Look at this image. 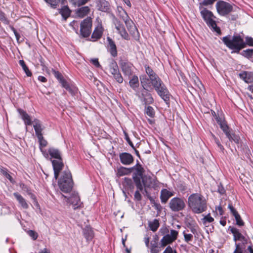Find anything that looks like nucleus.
<instances>
[{"mask_svg":"<svg viewBox=\"0 0 253 253\" xmlns=\"http://www.w3.org/2000/svg\"><path fill=\"white\" fill-rule=\"evenodd\" d=\"M223 43L230 49L234 50V52L239 53L240 51L245 47L246 44L253 46V38L251 37H246V42L240 35L231 36L227 35L222 39Z\"/></svg>","mask_w":253,"mask_h":253,"instance_id":"1","label":"nucleus"},{"mask_svg":"<svg viewBox=\"0 0 253 253\" xmlns=\"http://www.w3.org/2000/svg\"><path fill=\"white\" fill-rule=\"evenodd\" d=\"M188 203L192 211L196 213H201L207 209L206 199L199 194L191 195L188 198Z\"/></svg>","mask_w":253,"mask_h":253,"instance_id":"2","label":"nucleus"},{"mask_svg":"<svg viewBox=\"0 0 253 253\" xmlns=\"http://www.w3.org/2000/svg\"><path fill=\"white\" fill-rule=\"evenodd\" d=\"M58 184L61 191L64 193L70 192L73 186V181L71 172L68 170L63 171L58 180Z\"/></svg>","mask_w":253,"mask_h":253,"instance_id":"3","label":"nucleus"},{"mask_svg":"<svg viewBox=\"0 0 253 253\" xmlns=\"http://www.w3.org/2000/svg\"><path fill=\"white\" fill-rule=\"evenodd\" d=\"M228 230L231 231L234 236V241L236 242L237 241H242V243H235V249L233 253H243L246 247L245 245L248 243V239L244 237L237 228L229 226Z\"/></svg>","mask_w":253,"mask_h":253,"instance_id":"4","label":"nucleus"},{"mask_svg":"<svg viewBox=\"0 0 253 253\" xmlns=\"http://www.w3.org/2000/svg\"><path fill=\"white\" fill-rule=\"evenodd\" d=\"M199 9L201 10V15L207 25L210 28L213 29L214 31L216 32L218 35H221V30L219 27L217 26L216 22L214 20L215 17L214 16L212 12L208 10L206 8L199 7Z\"/></svg>","mask_w":253,"mask_h":253,"instance_id":"5","label":"nucleus"},{"mask_svg":"<svg viewBox=\"0 0 253 253\" xmlns=\"http://www.w3.org/2000/svg\"><path fill=\"white\" fill-rule=\"evenodd\" d=\"M131 173H132V179L135 183L136 188L142 192V187L141 184V180L145 175V170L140 163L137 161L135 166L130 168Z\"/></svg>","mask_w":253,"mask_h":253,"instance_id":"6","label":"nucleus"},{"mask_svg":"<svg viewBox=\"0 0 253 253\" xmlns=\"http://www.w3.org/2000/svg\"><path fill=\"white\" fill-rule=\"evenodd\" d=\"M140 80L142 86L146 90L151 88V86H153L154 88H155L158 85H160L161 84L163 83V81L158 76L149 79L145 75H141L140 76Z\"/></svg>","mask_w":253,"mask_h":253,"instance_id":"7","label":"nucleus"},{"mask_svg":"<svg viewBox=\"0 0 253 253\" xmlns=\"http://www.w3.org/2000/svg\"><path fill=\"white\" fill-rule=\"evenodd\" d=\"M217 13L221 16H226L233 11V7L230 3L223 1H218L215 5Z\"/></svg>","mask_w":253,"mask_h":253,"instance_id":"8","label":"nucleus"},{"mask_svg":"<svg viewBox=\"0 0 253 253\" xmlns=\"http://www.w3.org/2000/svg\"><path fill=\"white\" fill-rule=\"evenodd\" d=\"M169 206L172 211L177 212L184 209L185 204L182 199L174 197L170 200Z\"/></svg>","mask_w":253,"mask_h":253,"instance_id":"9","label":"nucleus"},{"mask_svg":"<svg viewBox=\"0 0 253 253\" xmlns=\"http://www.w3.org/2000/svg\"><path fill=\"white\" fill-rule=\"evenodd\" d=\"M119 65L125 76L130 77L132 75L134 67L133 65L126 59H120Z\"/></svg>","mask_w":253,"mask_h":253,"instance_id":"10","label":"nucleus"},{"mask_svg":"<svg viewBox=\"0 0 253 253\" xmlns=\"http://www.w3.org/2000/svg\"><path fill=\"white\" fill-rule=\"evenodd\" d=\"M92 21L90 17L84 19L80 24V32L84 38L89 36L91 32Z\"/></svg>","mask_w":253,"mask_h":253,"instance_id":"11","label":"nucleus"},{"mask_svg":"<svg viewBox=\"0 0 253 253\" xmlns=\"http://www.w3.org/2000/svg\"><path fill=\"white\" fill-rule=\"evenodd\" d=\"M178 232L175 230H171L170 234H167L164 236L160 241L161 247L164 248L174 242L177 237Z\"/></svg>","mask_w":253,"mask_h":253,"instance_id":"12","label":"nucleus"},{"mask_svg":"<svg viewBox=\"0 0 253 253\" xmlns=\"http://www.w3.org/2000/svg\"><path fill=\"white\" fill-rule=\"evenodd\" d=\"M113 21L115 28L122 38L126 40H129V35L126 30L123 24L115 16H114Z\"/></svg>","mask_w":253,"mask_h":253,"instance_id":"13","label":"nucleus"},{"mask_svg":"<svg viewBox=\"0 0 253 253\" xmlns=\"http://www.w3.org/2000/svg\"><path fill=\"white\" fill-rule=\"evenodd\" d=\"M158 94L164 100V101L168 104L169 100V93L167 87L163 83L161 84L160 85L154 88Z\"/></svg>","mask_w":253,"mask_h":253,"instance_id":"14","label":"nucleus"},{"mask_svg":"<svg viewBox=\"0 0 253 253\" xmlns=\"http://www.w3.org/2000/svg\"><path fill=\"white\" fill-rule=\"evenodd\" d=\"M141 184L142 185V191L144 190L146 193H147L146 188H153L157 185L155 179L150 176H147L146 175L141 179Z\"/></svg>","mask_w":253,"mask_h":253,"instance_id":"15","label":"nucleus"},{"mask_svg":"<svg viewBox=\"0 0 253 253\" xmlns=\"http://www.w3.org/2000/svg\"><path fill=\"white\" fill-rule=\"evenodd\" d=\"M62 196L67 199V202L73 206V208L74 210H76L81 206L82 203L80 201V198L78 193L74 192L69 198L66 197L63 195H62Z\"/></svg>","mask_w":253,"mask_h":253,"instance_id":"16","label":"nucleus"},{"mask_svg":"<svg viewBox=\"0 0 253 253\" xmlns=\"http://www.w3.org/2000/svg\"><path fill=\"white\" fill-rule=\"evenodd\" d=\"M52 164L54 170V175L55 179H57L59 176L60 171L62 169L64 166L62 159L61 160H54L52 161Z\"/></svg>","mask_w":253,"mask_h":253,"instance_id":"17","label":"nucleus"},{"mask_svg":"<svg viewBox=\"0 0 253 253\" xmlns=\"http://www.w3.org/2000/svg\"><path fill=\"white\" fill-rule=\"evenodd\" d=\"M120 161L124 165H130L134 162L133 157L131 154L126 152L120 153L119 155Z\"/></svg>","mask_w":253,"mask_h":253,"instance_id":"18","label":"nucleus"},{"mask_svg":"<svg viewBox=\"0 0 253 253\" xmlns=\"http://www.w3.org/2000/svg\"><path fill=\"white\" fill-rule=\"evenodd\" d=\"M108 42L107 50L113 57L117 56V46L113 40L109 37L107 38Z\"/></svg>","mask_w":253,"mask_h":253,"instance_id":"19","label":"nucleus"},{"mask_svg":"<svg viewBox=\"0 0 253 253\" xmlns=\"http://www.w3.org/2000/svg\"><path fill=\"white\" fill-rule=\"evenodd\" d=\"M34 124L33 127L35 131V134L37 137H41L42 135V131L44 129V127L42 126L40 120L35 119L33 121Z\"/></svg>","mask_w":253,"mask_h":253,"instance_id":"20","label":"nucleus"},{"mask_svg":"<svg viewBox=\"0 0 253 253\" xmlns=\"http://www.w3.org/2000/svg\"><path fill=\"white\" fill-rule=\"evenodd\" d=\"M96 4L98 9L102 11L109 12L110 10V4L105 0H96Z\"/></svg>","mask_w":253,"mask_h":253,"instance_id":"21","label":"nucleus"},{"mask_svg":"<svg viewBox=\"0 0 253 253\" xmlns=\"http://www.w3.org/2000/svg\"><path fill=\"white\" fill-rule=\"evenodd\" d=\"M240 78L247 83L253 82V73L247 71H243L239 74Z\"/></svg>","mask_w":253,"mask_h":253,"instance_id":"22","label":"nucleus"},{"mask_svg":"<svg viewBox=\"0 0 253 253\" xmlns=\"http://www.w3.org/2000/svg\"><path fill=\"white\" fill-rule=\"evenodd\" d=\"M173 194L166 189H163L161 191L160 199L161 202L165 204L167 202L169 199L172 196Z\"/></svg>","mask_w":253,"mask_h":253,"instance_id":"23","label":"nucleus"},{"mask_svg":"<svg viewBox=\"0 0 253 253\" xmlns=\"http://www.w3.org/2000/svg\"><path fill=\"white\" fill-rule=\"evenodd\" d=\"M134 182L130 178L125 177L124 181L123 182V186L125 187L126 190L133 192L134 188Z\"/></svg>","mask_w":253,"mask_h":253,"instance_id":"24","label":"nucleus"},{"mask_svg":"<svg viewBox=\"0 0 253 253\" xmlns=\"http://www.w3.org/2000/svg\"><path fill=\"white\" fill-rule=\"evenodd\" d=\"M13 195L22 208L27 209L29 208V205L26 200L20 194L15 192L13 193Z\"/></svg>","mask_w":253,"mask_h":253,"instance_id":"25","label":"nucleus"},{"mask_svg":"<svg viewBox=\"0 0 253 253\" xmlns=\"http://www.w3.org/2000/svg\"><path fill=\"white\" fill-rule=\"evenodd\" d=\"M83 235L87 241H90L94 237L93 231L89 226H86L83 230Z\"/></svg>","mask_w":253,"mask_h":253,"instance_id":"26","label":"nucleus"},{"mask_svg":"<svg viewBox=\"0 0 253 253\" xmlns=\"http://www.w3.org/2000/svg\"><path fill=\"white\" fill-rule=\"evenodd\" d=\"M18 112L21 115L22 120L26 125L30 126L32 125V121L30 116L23 110L18 109Z\"/></svg>","mask_w":253,"mask_h":253,"instance_id":"27","label":"nucleus"},{"mask_svg":"<svg viewBox=\"0 0 253 253\" xmlns=\"http://www.w3.org/2000/svg\"><path fill=\"white\" fill-rule=\"evenodd\" d=\"M103 31L101 27H97L95 28L92 35L91 39L90 41L92 42L96 41L97 40L100 39L102 37Z\"/></svg>","mask_w":253,"mask_h":253,"instance_id":"28","label":"nucleus"},{"mask_svg":"<svg viewBox=\"0 0 253 253\" xmlns=\"http://www.w3.org/2000/svg\"><path fill=\"white\" fill-rule=\"evenodd\" d=\"M48 153L52 158L56 160H61L62 159L60 151L55 148L51 147L48 149Z\"/></svg>","mask_w":253,"mask_h":253,"instance_id":"29","label":"nucleus"},{"mask_svg":"<svg viewBox=\"0 0 253 253\" xmlns=\"http://www.w3.org/2000/svg\"><path fill=\"white\" fill-rule=\"evenodd\" d=\"M62 86L72 95H74L77 93L78 88L74 85L69 84L66 81H63Z\"/></svg>","mask_w":253,"mask_h":253,"instance_id":"30","label":"nucleus"},{"mask_svg":"<svg viewBox=\"0 0 253 253\" xmlns=\"http://www.w3.org/2000/svg\"><path fill=\"white\" fill-rule=\"evenodd\" d=\"M130 173V168H127L124 167H121L118 169L117 171V175L118 177L129 175Z\"/></svg>","mask_w":253,"mask_h":253,"instance_id":"31","label":"nucleus"},{"mask_svg":"<svg viewBox=\"0 0 253 253\" xmlns=\"http://www.w3.org/2000/svg\"><path fill=\"white\" fill-rule=\"evenodd\" d=\"M71 11L67 6H64L59 9V13L61 14L63 18L66 20L71 14Z\"/></svg>","mask_w":253,"mask_h":253,"instance_id":"32","label":"nucleus"},{"mask_svg":"<svg viewBox=\"0 0 253 253\" xmlns=\"http://www.w3.org/2000/svg\"><path fill=\"white\" fill-rule=\"evenodd\" d=\"M90 10L88 6H85L79 8L77 12V15L80 17H83L88 14Z\"/></svg>","mask_w":253,"mask_h":253,"instance_id":"33","label":"nucleus"},{"mask_svg":"<svg viewBox=\"0 0 253 253\" xmlns=\"http://www.w3.org/2000/svg\"><path fill=\"white\" fill-rule=\"evenodd\" d=\"M129 84L130 87L135 89L139 85L138 78L137 76L134 75L129 82Z\"/></svg>","mask_w":253,"mask_h":253,"instance_id":"34","label":"nucleus"},{"mask_svg":"<svg viewBox=\"0 0 253 253\" xmlns=\"http://www.w3.org/2000/svg\"><path fill=\"white\" fill-rule=\"evenodd\" d=\"M0 173L2 174L3 176H4L7 179H8L10 182L12 183H14L15 181L12 177V176L10 175V174L8 172V170L6 168L0 167Z\"/></svg>","mask_w":253,"mask_h":253,"instance_id":"35","label":"nucleus"},{"mask_svg":"<svg viewBox=\"0 0 253 253\" xmlns=\"http://www.w3.org/2000/svg\"><path fill=\"white\" fill-rule=\"evenodd\" d=\"M130 34L132 36L134 39L136 41H138L139 39V33L135 26H132L130 29L128 30Z\"/></svg>","mask_w":253,"mask_h":253,"instance_id":"36","label":"nucleus"},{"mask_svg":"<svg viewBox=\"0 0 253 253\" xmlns=\"http://www.w3.org/2000/svg\"><path fill=\"white\" fill-rule=\"evenodd\" d=\"M146 73L147 74V77L149 79L153 78L158 75L153 70V69L147 65H144Z\"/></svg>","mask_w":253,"mask_h":253,"instance_id":"37","label":"nucleus"},{"mask_svg":"<svg viewBox=\"0 0 253 253\" xmlns=\"http://www.w3.org/2000/svg\"><path fill=\"white\" fill-rule=\"evenodd\" d=\"M117 12L119 16L122 18L123 20H124L129 17L126 10L121 6H117Z\"/></svg>","mask_w":253,"mask_h":253,"instance_id":"38","label":"nucleus"},{"mask_svg":"<svg viewBox=\"0 0 253 253\" xmlns=\"http://www.w3.org/2000/svg\"><path fill=\"white\" fill-rule=\"evenodd\" d=\"M109 70L112 75L118 73L119 69L116 62L112 61L109 65Z\"/></svg>","mask_w":253,"mask_h":253,"instance_id":"39","label":"nucleus"},{"mask_svg":"<svg viewBox=\"0 0 253 253\" xmlns=\"http://www.w3.org/2000/svg\"><path fill=\"white\" fill-rule=\"evenodd\" d=\"M229 140L231 141H234L235 143L238 144L240 141V137L235 133L231 134L230 132L226 135Z\"/></svg>","mask_w":253,"mask_h":253,"instance_id":"40","label":"nucleus"},{"mask_svg":"<svg viewBox=\"0 0 253 253\" xmlns=\"http://www.w3.org/2000/svg\"><path fill=\"white\" fill-rule=\"evenodd\" d=\"M149 226L150 229L153 232H155L159 226V222L158 219H154L152 222H149Z\"/></svg>","mask_w":253,"mask_h":253,"instance_id":"41","label":"nucleus"},{"mask_svg":"<svg viewBox=\"0 0 253 253\" xmlns=\"http://www.w3.org/2000/svg\"><path fill=\"white\" fill-rule=\"evenodd\" d=\"M19 64L22 67L23 70L24 71L25 73L27 75L28 77H31L32 76V73L28 69V67L26 66L25 62L23 60H19Z\"/></svg>","mask_w":253,"mask_h":253,"instance_id":"42","label":"nucleus"},{"mask_svg":"<svg viewBox=\"0 0 253 253\" xmlns=\"http://www.w3.org/2000/svg\"><path fill=\"white\" fill-rule=\"evenodd\" d=\"M219 125L220 128L224 132L226 135L230 132L229 127L225 121L222 122V123L220 124Z\"/></svg>","mask_w":253,"mask_h":253,"instance_id":"43","label":"nucleus"},{"mask_svg":"<svg viewBox=\"0 0 253 253\" xmlns=\"http://www.w3.org/2000/svg\"><path fill=\"white\" fill-rule=\"evenodd\" d=\"M202 221L204 225L207 226V224L208 223L212 222L214 221V219L211 216L210 213H209L204 217L202 219Z\"/></svg>","mask_w":253,"mask_h":253,"instance_id":"44","label":"nucleus"},{"mask_svg":"<svg viewBox=\"0 0 253 253\" xmlns=\"http://www.w3.org/2000/svg\"><path fill=\"white\" fill-rule=\"evenodd\" d=\"M51 70H52V72L53 75H54V76L57 78V79L58 80V81L60 82V83L62 85L63 81H66L63 78L61 74L59 72L56 71L55 70H54L53 69H52Z\"/></svg>","mask_w":253,"mask_h":253,"instance_id":"45","label":"nucleus"},{"mask_svg":"<svg viewBox=\"0 0 253 253\" xmlns=\"http://www.w3.org/2000/svg\"><path fill=\"white\" fill-rule=\"evenodd\" d=\"M145 113L149 117L154 118L155 116V111L153 108L151 106H148L146 108Z\"/></svg>","mask_w":253,"mask_h":253,"instance_id":"46","label":"nucleus"},{"mask_svg":"<svg viewBox=\"0 0 253 253\" xmlns=\"http://www.w3.org/2000/svg\"><path fill=\"white\" fill-rule=\"evenodd\" d=\"M142 101L146 105L152 103L154 101V99L151 94L149 93L142 100Z\"/></svg>","mask_w":253,"mask_h":253,"instance_id":"47","label":"nucleus"},{"mask_svg":"<svg viewBox=\"0 0 253 253\" xmlns=\"http://www.w3.org/2000/svg\"><path fill=\"white\" fill-rule=\"evenodd\" d=\"M126 25V27L128 30L129 29H130L132 26H134L135 25L133 21L131 20V19L129 18H127V19H125L123 20Z\"/></svg>","mask_w":253,"mask_h":253,"instance_id":"48","label":"nucleus"},{"mask_svg":"<svg viewBox=\"0 0 253 253\" xmlns=\"http://www.w3.org/2000/svg\"><path fill=\"white\" fill-rule=\"evenodd\" d=\"M114 79L119 83L121 84L123 82V78L120 72V71L118 72V73H116L115 74L113 75Z\"/></svg>","mask_w":253,"mask_h":253,"instance_id":"49","label":"nucleus"},{"mask_svg":"<svg viewBox=\"0 0 253 253\" xmlns=\"http://www.w3.org/2000/svg\"><path fill=\"white\" fill-rule=\"evenodd\" d=\"M49 3L52 8H55L60 3V0H44Z\"/></svg>","mask_w":253,"mask_h":253,"instance_id":"50","label":"nucleus"},{"mask_svg":"<svg viewBox=\"0 0 253 253\" xmlns=\"http://www.w3.org/2000/svg\"><path fill=\"white\" fill-rule=\"evenodd\" d=\"M183 234L184 236V241L186 243H189L190 241H191L193 239V235L191 234H188L185 232V231L183 232Z\"/></svg>","mask_w":253,"mask_h":253,"instance_id":"51","label":"nucleus"},{"mask_svg":"<svg viewBox=\"0 0 253 253\" xmlns=\"http://www.w3.org/2000/svg\"><path fill=\"white\" fill-rule=\"evenodd\" d=\"M37 138L40 143V149L42 150L41 147H45L47 144V142L44 139L43 135H42L41 137H38Z\"/></svg>","mask_w":253,"mask_h":253,"instance_id":"52","label":"nucleus"},{"mask_svg":"<svg viewBox=\"0 0 253 253\" xmlns=\"http://www.w3.org/2000/svg\"><path fill=\"white\" fill-rule=\"evenodd\" d=\"M71 1L75 5L80 6L84 5L87 3L89 0H71Z\"/></svg>","mask_w":253,"mask_h":253,"instance_id":"53","label":"nucleus"},{"mask_svg":"<svg viewBox=\"0 0 253 253\" xmlns=\"http://www.w3.org/2000/svg\"><path fill=\"white\" fill-rule=\"evenodd\" d=\"M212 136L214 140L215 143L216 144L217 147H218V148L220 149V150L221 151L223 152V151L224 150V148L223 146L221 145L220 142H219V140L213 134H212Z\"/></svg>","mask_w":253,"mask_h":253,"instance_id":"54","label":"nucleus"},{"mask_svg":"<svg viewBox=\"0 0 253 253\" xmlns=\"http://www.w3.org/2000/svg\"><path fill=\"white\" fill-rule=\"evenodd\" d=\"M228 209L230 210L231 213L232 214V215L234 216H237L239 214L238 213V211L236 210V209L233 207L232 205L231 204H229L228 206Z\"/></svg>","mask_w":253,"mask_h":253,"instance_id":"55","label":"nucleus"},{"mask_svg":"<svg viewBox=\"0 0 253 253\" xmlns=\"http://www.w3.org/2000/svg\"><path fill=\"white\" fill-rule=\"evenodd\" d=\"M236 224L239 226H243L244 225V222L242 219L240 214L235 217Z\"/></svg>","mask_w":253,"mask_h":253,"instance_id":"56","label":"nucleus"},{"mask_svg":"<svg viewBox=\"0 0 253 253\" xmlns=\"http://www.w3.org/2000/svg\"><path fill=\"white\" fill-rule=\"evenodd\" d=\"M243 55L247 57H250L252 56L253 54V49H248L243 51Z\"/></svg>","mask_w":253,"mask_h":253,"instance_id":"57","label":"nucleus"},{"mask_svg":"<svg viewBox=\"0 0 253 253\" xmlns=\"http://www.w3.org/2000/svg\"><path fill=\"white\" fill-rule=\"evenodd\" d=\"M140 191H141L139 189L137 188V190L134 193V198L137 201H140L142 199V196L141 194L140 193Z\"/></svg>","mask_w":253,"mask_h":253,"instance_id":"58","label":"nucleus"},{"mask_svg":"<svg viewBox=\"0 0 253 253\" xmlns=\"http://www.w3.org/2000/svg\"><path fill=\"white\" fill-rule=\"evenodd\" d=\"M40 62L41 63V65L42 67V70L47 72V73H49V70L48 69L47 67L45 65L44 63V60L42 57L41 58Z\"/></svg>","mask_w":253,"mask_h":253,"instance_id":"59","label":"nucleus"},{"mask_svg":"<svg viewBox=\"0 0 253 253\" xmlns=\"http://www.w3.org/2000/svg\"><path fill=\"white\" fill-rule=\"evenodd\" d=\"M29 235L34 240H35L38 238V234L33 230H29L28 232Z\"/></svg>","mask_w":253,"mask_h":253,"instance_id":"60","label":"nucleus"},{"mask_svg":"<svg viewBox=\"0 0 253 253\" xmlns=\"http://www.w3.org/2000/svg\"><path fill=\"white\" fill-rule=\"evenodd\" d=\"M217 191L221 195L224 194L225 193V190L221 183H219L218 185Z\"/></svg>","mask_w":253,"mask_h":253,"instance_id":"61","label":"nucleus"},{"mask_svg":"<svg viewBox=\"0 0 253 253\" xmlns=\"http://www.w3.org/2000/svg\"><path fill=\"white\" fill-rule=\"evenodd\" d=\"M149 93V92H148V89L146 90L143 88V89L141 91V95L139 96V98L142 100Z\"/></svg>","mask_w":253,"mask_h":253,"instance_id":"62","label":"nucleus"},{"mask_svg":"<svg viewBox=\"0 0 253 253\" xmlns=\"http://www.w3.org/2000/svg\"><path fill=\"white\" fill-rule=\"evenodd\" d=\"M90 62L96 67H97V68H99L100 67H101V65H100L99 62H98V60L97 58H94V59H91L90 60Z\"/></svg>","mask_w":253,"mask_h":253,"instance_id":"63","label":"nucleus"},{"mask_svg":"<svg viewBox=\"0 0 253 253\" xmlns=\"http://www.w3.org/2000/svg\"><path fill=\"white\" fill-rule=\"evenodd\" d=\"M163 253H177L176 251H173L172 248L170 246H168L166 248Z\"/></svg>","mask_w":253,"mask_h":253,"instance_id":"64","label":"nucleus"}]
</instances>
